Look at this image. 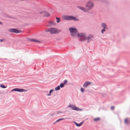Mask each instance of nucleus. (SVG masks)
Listing matches in <instances>:
<instances>
[{
	"label": "nucleus",
	"mask_w": 130,
	"mask_h": 130,
	"mask_svg": "<svg viewBox=\"0 0 130 130\" xmlns=\"http://www.w3.org/2000/svg\"><path fill=\"white\" fill-rule=\"evenodd\" d=\"M69 30L70 31V34L72 37L74 38L77 37V34L78 31L76 28L71 27L69 28Z\"/></svg>",
	"instance_id": "f257e3e1"
},
{
	"label": "nucleus",
	"mask_w": 130,
	"mask_h": 130,
	"mask_svg": "<svg viewBox=\"0 0 130 130\" xmlns=\"http://www.w3.org/2000/svg\"><path fill=\"white\" fill-rule=\"evenodd\" d=\"M62 19L63 20H73L75 21H79V19H77L75 17L71 15H63L62 16Z\"/></svg>",
	"instance_id": "f03ea898"
},
{
	"label": "nucleus",
	"mask_w": 130,
	"mask_h": 130,
	"mask_svg": "<svg viewBox=\"0 0 130 130\" xmlns=\"http://www.w3.org/2000/svg\"><path fill=\"white\" fill-rule=\"evenodd\" d=\"M77 36L79 37V40L81 42L84 41L87 39V38L85 35L83 33H78L77 34Z\"/></svg>",
	"instance_id": "7ed1b4c3"
},
{
	"label": "nucleus",
	"mask_w": 130,
	"mask_h": 130,
	"mask_svg": "<svg viewBox=\"0 0 130 130\" xmlns=\"http://www.w3.org/2000/svg\"><path fill=\"white\" fill-rule=\"evenodd\" d=\"M93 3L90 1L88 2L86 5V7L88 11L92 9L94 6Z\"/></svg>",
	"instance_id": "20e7f679"
},
{
	"label": "nucleus",
	"mask_w": 130,
	"mask_h": 130,
	"mask_svg": "<svg viewBox=\"0 0 130 130\" xmlns=\"http://www.w3.org/2000/svg\"><path fill=\"white\" fill-rule=\"evenodd\" d=\"M70 107L73 110L77 111H82V109L79 108L73 105L70 104L68 106V107Z\"/></svg>",
	"instance_id": "39448f33"
},
{
	"label": "nucleus",
	"mask_w": 130,
	"mask_h": 130,
	"mask_svg": "<svg viewBox=\"0 0 130 130\" xmlns=\"http://www.w3.org/2000/svg\"><path fill=\"white\" fill-rule=\"evenodd\" d=\"M9 31L10 32L15 33H18L22 32V31L18 30V29L15 28L10 29L9 30Z\"/></svg>",
	"instance_id": "423d86ee"
},
{
	"label": "nucleus",
	"mask_w": 130,
	"mask_h": 130,
	"mask_svg": "<svg viewBox=\"0 0 130 130\" xmlns=\"http://www.w3.org/2000/svg\"><path fill=\"white\" fill-rule=\"evenodd\" d=\"M58 31V29L55 28H51V33L52 34H53L56 33Z\"/></svg>",
	"instance_id": "0eeeda50"
},
{
	"label": "nucleus",
	"mask_w": 130,
	"mask_h": 130,
	"mask_svg": "<svg viewBox=\"0 0 130 130\" xmlns=\"http://www.w3.org/2000/svg\"><path fill=\"white\" fill-rule=\"evenodd\" d=\"M94 38L92 34L89 35L87 37V40L88 42H90L92 40V39Z\"/></svg>",
	"instance_id": "6e6552de"
},
{
	"label": "nucleus",
	"mask_w": 130,
	"mask_h": 130,
	"mask_svg": "<svg viewBox=\"0 0 130 130\" xmlns=\"http://www.w3.org/2000/svg\"><path fill=\"white\" fill-rule=\"evenodd\" d=\"M76 7L77 8L85 12H87L88 11L87 8H86L84 7L79 6H77Z\"/></svg>",
	"instance_id": "1a4fd4ad"
},
{
	"label": "nucleus",
	"mask_w": 130,
	"mask_h": 130,
	"mask_svg": "<svg viewBox=\"0 0 130 130\" xmlns=\"http://www.w3.org/2000/svg\"><path fill=\"white\" fill-rule=\"evenodd\" d=\"M91 84V83L90 82H86L83 84V86L84 87H87V86Z\"/></svg>",
	"instance_id": "9d476101"
},
{
	"label": "nucleus",
	"mask_w": 130,
	"mask_h": 130,
	"mask_svg": "<svg viewBox=\"0 0 130 130\" xmlns=\"http://www.w3.org/2000/svg\"><path fill=\"white\" fill-rule=\"evenodd\" d=\"M27 91V90H25L24 89L17 88V91L21 92L24 91Z\"/></svg>",
	"instance_id": "9b49d317"
},
{
	"label": "nucleus",
	"mask_w": 130,
	"mask_h": 130,
	"mask_svg": "<svg viewBox=\"0 0 130 130\" xmlns=\"http://www.w3.org/2000/svg\"><path fill=\"white\" fill-rule=\"evenodd\" d=\"M101 26L103 28L107 29V25L104 23H102L101 24Z\"/></svg>",
	"instance_id": "f8f14e48"
},
{
	"label": "nucleus",
	"mask_w": 130,
	"mask_h": 130,
	"mask_svg": "<svg viewBox=\"0 0 130 130\" xmlns=\"http://www.w3.org/2000/svg\"><path fill=\"white\" fill-rule=\"evenodd\" d=\"M29 40L30 41H33V42H38V43H40L41 42H40L38 40H36V39H29Z\"/></svg>",
	"instance_id": "ddd939ff"
},
{
	"label": "nucleus",
	"mask_w": 130,
	"mask_h": 130,
	"mask_svg": "<svg viewBox=\"0 0 130 130\" xmlns=\"http://www.w3.org/2000/svg\"><path fill=\"white\" fill-rule=\"evenodd\" d=\"M124 123L125 124L128 125L129 124V121L127 118L125 119L124 120Z\"/></svg>",
	"instance_id": "4468645a"
},
{
	"label": "nucleus",
	"mask_w": 130,
	"mask_h": 130,
	"mask_svg": "<svg viewBox=\"0 0 130 130\" xmlns=\"http://www.w3.org/2000/svg\"><path fill=\"white\" fill-rule=\"evenodd\" d=\"M45 13L44 14V16L45 17H48L50 15V13L48 12H44Z\"/></svg>",
	"instance_id": "2eb2a0df"
},
{
	"label": "nucleus",
	"mask_w": 130,
	"mask_h": 130,
	"mask_svg": "<svg viewBox=\"0 0 130 130\" xmlns=\"http://www.w3.org/2000/svg\"><path fill=\"white\" fill-rule=\"evenodd\" d=\"M64 119H65L64 118H62L60 119H59L58 120H57L56 121L54 122V124L55 123H56L58 122H59V121H61L62 120H64Z\"/></svg>",
	"instance_id": "dca6fc26"
},
{
	"label": "nucleus",
	"mask_w": 130,
	"mask_h": 130,
	"mask_svg": "<svg viewBox=\"0 0 130 130\" xmlns=\"http://www.w3.org/2000/svg\"><path fill=\"white\" fill-rule=\"evenodd\" d=\"M56 19L57 22V23H59L60 21V18L56 17Z\"/></svg>",
	"instance_id": "f3484780"
},
{
	"label": "nucleus",
	"mask_w": 130,
	"mask_h": 130,
	"mask_svg": "<svg viewBox=\"0 0 130 130\" xmlns=\"http://www.w3.org/2000/svg\"><path fill=\"white\" fill-rule=\"evenodd\" d=\"M54 91V90L53 89H52L49 92V94H47V95L48 96H50L51 95V93L53 92Z\"/></svg>",
	"instance_id": "a211bd4d"
},
{
	"label": "nucleus",
	"mask_w": 130,
	"mask_h": 130,
	"mask_svg": "<svg viewBox=\"0 0 130 130\" xmlns=\"http://www.w3.org/2000/svg\"><path fill=\"white\" fill-rule=\"evenodd\" d=\"M60 89V86L59 85L55 88V90L56 91Z\"/></svg>",
	"instance_id": "6ab92c4d"
},
{
	"label": "nucleus",
	"mask_w": 130,
	"mask_h": 130,
	"mask_svg": "<svg viewBox=\"0 0 130 130\" xmlns=\"http://www.w3.org/2000/svg\"><path fill=\"white\" fill-rule=\"evenodd\" d=\"M75 124V125L77 126H78V127H79L80 126V123H77L76 122H75V121H74V122Z\"/></svg>",
	"instance_id": "aec40b11"
},
{
	"label": "nucleus",
	"mask_w": 130,
	"mask_h": 130,
	"mask_svg": "<svg viewBox=\"0 0 130 130\" xmlns=\"http://www.w3.org/2000/svg\"><path fill=\"white\" fill-rule=\"evenodd\" d=\"M0 87L3 88H5L7 86H5L3 84H1L0 85Z\"/></svg>",
	"instance_id": "412c9836"
},
{
	"label": "nucleus",
	"mask_w": 130,
	"mask_h": 130,
	"mask_svg": "<svg viewBox=\"0 0 130 130\" xmlns=\"http://www.w3.org/2000/svg\"><path fill=\"white\" fill-rule=\"evenodd\" d=\"M64 85H65L63 83H61L60 84V87L62 88L64 86Z\"/></svg>",
	"instance_id": "4be33fe9"
},
{
	"label": "nucleus",
	"mask_w": 130,
	"mask_h": 130,
	"mask_svg": "<svg viewBox=\"0 0 130 130\" xmlns=\"http://www.w3.org/2000/svg\"><path fill=\"white\" fill-rule=\"evenodd\" d=\"M49 23L53 25H56L55 23L53 21H50V22Z\"/></svg>",
	"instance_id": "5701e85b"
},
{
	"label": "nucleus",
	"mask_w": 130,
	"mask_h": 130,
	"mask_svg": "<svg viewBox=\"0 0 130 130\" xmlns=\"http://www.w3.org/2000/svg\"><path fill=\"white\" fill-rule=\"evenodd\" d=\"M100 118H94V121H97L98 120H100Z\"/></svg>",
	"instance_id": "b1692460"
},
{
	"label": "nucleus",
	"mask_w": 130,
	"mask_h": 130,
	"mask_svg": "<svg viewBox=\"0 0 130 130\" xmlns=\"http://www.w3.org/2000/svg\"><path fill=\"white\" fill-rule=\"evenodd\" d=\"M45 32H50L51 33V28H50L47 30H46L45 31Z\"/></svg>",
	"instance_id": "393cba45"
},
{
	"label": "nucleus",
	"mask_w": 130,
	"mask_h": 130,
	"mask_svg": "<svg viewBox=\"0 0 130 130\" xmlns=\"http://www.w3.org/2000/svg\"><path fill=\"white\" fill-rule=\"evenodd\" d=\"M106 29L105 28H103V29H102L101 30V33L102 34H103L104 33V32L105 31V29Z\"/></svg>",
	"instance_id": "a878e982"
},
{
	"label": "nucleus",
	"mask_w": 130,
	"mask_h": 130,
	"mask_svg": "<svg viewBox=\"0 0 130 130\" xmlns=\"http://www.w3.org/2000/svg\"><path fill=\"white\" fill-rule=\"evenodd\" d=\"M17 88H15L13 89L12 90H11V91H17Z\"/></svg>",
	"instance_id": "bb28decb"
},
{
	"label": "nucleus",
	"mask_w": 130,
	"mask_h": 130,
	"mask_svg": "<svg viewBox=\"0 0 130 130\" xmlns=\"http://www.w3.org/2000/svg\"><path fill=\"white\" fill-rule=\"evenodd\" d=\"M67 83V80L66 79L64 80V83H63L64 85L66 84Z\"/></svg>",
	"instance_id": "cd10ccee"
},
{
	"label": "nucleus",
	"mask_w": 130,
	"mask_h": 130,
	"mask_svg": "<svg viewBox=\"0 0 130 130\" xmlns=\"http://www.w3.org/2000/svg\"><path fill=\"white\" fill-rule=\"evenodd\" d=\"M111 109L112 110H114L115 109V107L113 106H112L111 107Z\"/></svg>",
	"instance_id": "c85d7f7f"
},
{
	"label": "nucleus",
	"mask_w": 130,
	"mask_h": 130,
	"mask_svg": "<svg viewBox=\"0 0 130 130\" xmlns=\"http://www.w3.org/2000/svg\"><path fill=\"white\" fill-rule=\"evenodd\" d=\"M84 89L83 88H81L80 89V91L81 92H83L84 91Z\"/></svg>",
	"instance_id": "c756f323"
},
{
	"label": "nucleus",
	"mask_w": 130,
	"mask_h": 130,
	"mask_svg": "<svg viewBox=\"0 0 130 130\" xmlns=\"http://www.w3.org/2000/svg\"><path fill=\"white\" fill-rule=\"evenodd\" d=\"M84 122H81L80 123V126H81L82 124Z\"/></svg>",
	"instance_id": "7c9ffc66"
},
{
	"label": "nucleus",
	"mask_w": 130,
	"mask_h": 130,
	"mask_svg": "<svg viewBox=\"0 0 130 130\" xmlns=\"http://www.w3.org/2000/svg\"><path fill=\"white\" fill-rule=\"evenodd\" d=\"M4 40V39H1V40H0V41H1V42H3V41Z\"/></svg>",
	"instance_id": "2f4dec72"
},
{
	"label": "nucleus",
	"mask_w": 130,
	"mask_h": 130,
	"mask_svg": "<svg viewBox=\"0 0 130 130\" xmlns=\"http://www.w3.org/2000/svg\"><path fill=\"white\" fill-rule=\"evenodd\" d=\"M44 12L43 11H41L40 12V14H42V13H43V12Z\"/></svg>",
	"instance_id": "473e14b6"
},
{
	"label": "nucleus",
	"mask_w": 130,
	"mask_h": 130,
	"mask_svg": "<svg viewBox=\"0 0 130 130\" xmlns=\"http://www.w3.org/2000/svg\"><path fill=\"white\" fill-rule=\"evenodd\" d=\"M2 23L1 22V21H0V24L2 25Z\"/></svg>",
	"instance_id": "72a5a7b5"
}]
</instances>
